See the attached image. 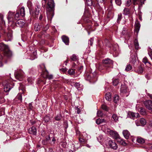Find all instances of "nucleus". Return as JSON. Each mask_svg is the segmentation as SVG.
Segmentation results:
<instances>
[{
  "label": "nucleus",
  "mask_w": 152,
  "mask_h": 152,
  "mask_svg": "<svg viewBox=\"0 0 152 152\" xmlns=\"http://www.w3.org/2000/svg\"><path fill=\"white\" fill-rule=\"evenodd\" d=\"M47 4L48 7L47 12V18L48 20H51L54 15V10L55 6L53 0H48Z\"/></svg>",
  "instance_id": "f257e3e1"
},
{
  "label": "nucleus",
  "mask_w": 152,
  "mask_h": 152,
  "mask_svg": "<svg viewBox=\"0 0 152 152\" xmlns=\"http://www.w3.org/2000/svg\"><path fill=\"white\" fill-rule=\"evenodd\" d=\"M102 130L106 134H109L114 138L117 139L119 138L118 134L116 131L111 130L106 125L103 126Z\"/></svg>",
  "instance_id": "f03ea898"
},
{
  "label": "nucleus",
  "mask_w": 152,
  "mask_h": 152,
  "mask_svg": "<svg viewBox=\"0 0 152 152\" xmlns=\"http://www.w3.org/2000/svg\"><path fill=\"white\" fill-rule=\"evenodd\" d=\"M85 77L86 80H89L92 83H95L97 80V76L95 73L90 74L88 73L85 74Z\"/></svg>",
  "instance_id": "7ed1b4c3"
},
{
  "label": "nucleus",
  "mask_w": 152,
  "mask_h": 152,
  "mask_svg": "<svg viewBox=\"0 0 152 152\" xmlns=\"http://www.w3.org/2000/svg\"><path fill=\"white\" fill-rule=\"evenodd\" d=\"M103 63L105 67V69L107 72H109L111 71L112 69V61L109 58L105 59L103 61Z\"/></svg>",
  "instance_id": "20e7f679"
},
{
  "label": "nucleus",
  "mask_w": 152,
  "mask_h": 152,
  "mask_svg": "<svg viewBox=\"0 0 152 152\" xmlns=\"http://www.w3.org/2000/svg\"><path fill=\"white\" fill-rule=\"evenodd\" d=\"M3 85L4 86V90L5 92L9 91L13 87V85L10 83L9 80L4 81Z\"/></svg>",
  "instance_id": "39448f33"
},
{
  "label": "nucleus",
  "mask_w": 152,
  "mask_h": 152,
  "mask_svg": "<svg viewBox=\"0 0 152 152\" xmlns=\"http://www.w3.org/2000/svg\"><path fill=\"white\" fill-rule=\"evenodd\" d=\"M24 73L21 69L15 70V78L21 81L24 77Z\"/></svg>",
  "instance_id": "423d86ee"
},
{
  "label": "nucleus",
  "mask_w": 152,
  "mask_h": 152,
  "mask_svg": "<svg viewBox=\"0 0 152 152\" xmlns=\"http://www.w3.org/2000/svg\"><path fill=\"white\" fill-rule=\"evenodd\" d=\"M121 93L124 96H127L129 94V90L126 85H122L121 86Z\"/></svg>",
  "instance_id": "0eeeda50"
},
{
  "label": "nucleus",
  "mask_w": 152,
  "mask_h": 152,
  "mask_svg": "<svg viewBox=\"0 0 152 152\" xmlns=\"http://www.w3.org/2000/svg\"><path fill=\"white\" fill-rule=\"evenodd\" d=\"M121 35L124 36L125 38H129L131 34V32L128 30L126 26L124 27L123 28Z\"/></svg>",
  "instance_id": "6e6552de"
},
{
  "label": "nucleus",
  "mask_w": 152,
  "mask_h": 152,
  "mask_svg": "<svg viewBox=\"0 0 152 152\" xmlns=\"http://www.w3.org/2000/svg\"><path fill=\"white\" fill-rule=\"evenodd\" d=\"M144 104L146 107L152 113V102L151 100H147L144 102Z\"/></svg>",
  "instance_id": "1a4fd4ad"
},
{
  "label": "nucleus",
  "mask_w": 152,
  "mask_h": 152,
  "mask_svg": "<svg viewBox=\"0 0 152 152\" xmlns=\"http://www.w3.org/2000/svg\"><path fill=\"white\" fill-rule=\"evenodd\" d=\"M145 0H133V4L135 5L138 4L139 7L142 6L144 4V1Z\"/></svg>",
  "instance_id": "9d476101"
},
{
  "label": "nucleus",
  "mask_w": 152,
  "mask_h": 152,
  "mask_svg": "<svg viewBox=\"0 0 152 152\" xmlns=\"http://www.w3.org/2000/svg\"><path fill=\"white\" fill-rule=\"evenodd\" d=\"M25 22L23 19H19L16 23L17 26L23 27L25 25Z\"/></svg>",
  "instance_id": "9b49d317"
},
{
  "label": "nucleus",
  "mask_w": 152,
  "mask_h": 152,
  "mask_svg": "<svg viewBox=\"0 0 152 152\" xmlns=\"http://www.w3.org/2000/svg\"><path fill=\"white\" fill-rule=\"evenodd\" d=\"M40 10V7L37 6L35 8V11L34 13H33L32 14L30 13L31 15L34 18H36V16L39 15Z\"/></svg>",
  "instance_id": "f8f14e48"
},
{
  "label": "nucleus",
  "mask_w": 152,
  "mask_h": 152,
  "mask_svg": "<svg viewBox=\"0 0 152 152\" xmlns=\"http://www.w3.org/2000/svg\"><path fill=\"white\" fill-rule=\"evenodd\" d=\"M109 145L110 147L114 149H116L117 148V145L115 142H113L112 140H109Z\"/></svg>",
  "instance_id": "ddd939ff"
},
{
  "label": "nucleus",
  "mask_w": 152,
  "mask_h": 152,
  "mask_svg": "<svg viewBox=\"0 0 152 152\" xmlns=\"http://www.w3.org/2000/svg\"><path fill=\"white\" fill-rule=\"evenodd\" d=\"M28 132L30 134L36 135L37 134V129L34 126H32L31 127L29 128Z\"/></svg>",
  "instance_id": "4468645a"
},
{
  "label": "nucleus",
  "mask_w": 152,
  "mask_h": 152,
  "mask_svg": "<svg viewBox=\"0 0 152 152\" xmlns=\"http://www.w3.org/2000/svg\"><path fill=\"white\" fill-rule=\"evenodd\" d=\"M106 45L108 46L109 47H113V50L114 52L113 53V55H114V54H115V56H117L118 55V53H117L116 50V48H118V46L117 45H115V48H114V46L113 45H109V43H108V44H106Z\"/></svg>",
  "instance_id": "2eb2a0df"
},
{
  "label": "nucleus",
  "mask_w": 152,
  "mask_h": 152,
  "mask_svg": "<svg viewBox=\"0 0 152 152\" xmlns=\"http://www.w3.org/2000/svg\"><path fill=\"white\" fill-rule=\"evenodd\" d=\"M8 48V47L7 45H5L2 42L0 43V50L3 51L4 53Z\"/></svg>",
  "instance_id": "dca6fc26"
},
{
  "label": "nucleus",
  "mask_w": 152,
  "mask_h": 152,
  "mask_svg": "<svg viewBox=\"0 0 152 152\" xmlns=\"http://www.w3.org/2000/svg\"><path fill=\"white\" fill-rule=\"evenodd\" d=\"M129 114L130 118L133 119H134L138 117L139 116V114L138 113H135L131 112L129 113Z\"/></svg>",
  "instance_id": "f3484780"
},
{
  "label": "nucleus",
  "mask_w": 152,
  "mask_h": 152,
  "mask_svg": "<svg viewBox=\"0 0 152 152\" xmlns=\"http://www.w3.org/2000/svg\"><path fill=\"white\" fill-rule=\"evenodd\" d=\"M43 24L42 23H40L39 24L38 23H36L34 25V30L35 31H37L40 30H42Z\"/></svg>",
  "instance_id": "a211bd4d"
},
{
  "label": "nucleus",
  "mask_w": 152,
  "mask_h": 152,
  "mask_svg": "<svg viewBox=\"0 0 152 152\" xmlns=\"http://www.w3.org/2000/svg\"><path fill=\"white\" fill-rule=\"evenodd\" d=\"M123 134L125 138L126 139L129 138L130 135V133L127 130H123Z\"/></svg>",
  "instance_id": "6ab92c4d"
},
{
  "label": "nucleus",
  "mask_w": 152,
  "mask_h": 152,
  "mask_svg": "<svg viewBox=\"0 0 152 152\" xmlns=\"http://www.w3.org/2000/svg\"><path fill=\"white\" fill-rule=\"evenodd\" d=\"M43 77L44 78H48L49 79H52L53 78L52 75H49L48 71L46 70V72H44Z\"/></svg>",
  "instance_id": "aec40b11"
},
{
  "label": "nucleus",
  "mask_w": 152,
  "mask_h": 152,
  "mask_svg": "<svg viewBox=\"0 0 152 152\" xmlns=\"http://www.w3.org/2000/svg\"><path fill=\"white\" fill-rule=\"evenodd\" d=\"M130 63L135 67V64L136 63V58L135 56L132 55L131 56L130 58Z\"/></svg>",
  "instance_id": "412c9836"
},
{
  "label": "nucleus",
  "mask_w": 152,
  "mask_h": 152,
  "mask_svg": "<svg viewBox=\"0 0 152 152\" xmlns=\"http://www.w3.org/2000/svg\"><path fill=\"white\" fill-rule=\"evenodd\" d=\"M7 50L5 51L4 53V55L8 57H10L12 56V52L8 48Z\"/></svg>",
  "instance_id": "4be33fe9"
},
{
  "label": "nucleus",
  "mask_w": 152,
  "mask_h": 152,
  "mask_svg": "<svg viewBox=\"0 0 152 152\" xmlns=\"http://www.w3.org/2000/svg\"><path fill=\"white\" fill-rule=\"evenodd\" d=\"M136 141L139 144H142L145 143V141L144 139L140 137H138L137 138Z\"/></svg>",
  "instance_id": "5701e85b"
},
{
  "label": "nucleus",
  "mask_w": 152,
  "mask_h": 152,
  "mask_svg": "<svg viewBox=\"0 0 152 152\" xmlns=\"http://www.w3.org/2000/svg\"><path fill=\"white\" fill-rule=\"evenodd\" d=\"M62 40L66 45H69V38L67 37L63 36L62 37Z\"/></svg>",
  "instance_id": "b1692460"
},
{
  "label": "nucleus",
  "mask_w": 152,
  "mask_h": 152,
  "mask_svg": "<svg viewBox=\"0 0 152 152\" xmlns=\"http://www.w3.org/2000/svg\"><path fill=\"white\" fill-rule=\"evenodd\" d=\"M13 15L14 14L13 13L10 12H9L7 18L9 22H12L13 21V18L12 15Z\"/></svg>",
  "instance_id": "393cba45"
},
{
  "label": "nucleus",
  "mask_w": 152,
  "mask_h": 152,
  "mask_svg": "<svg viewBox=\"0 0 152 152\" xmlns=\"http://www.w3.org/2000/svg\"><path fill=\"white\" fill-rule=\"evenodd\" d=\"M4 35L8 38V41H10L12 38V35L11 31L9 32L7 34H5V32H4Z\"/></svg>",
  "instance_id": "a878e982"
},
{
  "label": "nucleus",
  "mask_w": 152,
  "mask_h": 152,
  "mask_svg": "<svg viewBox=\"0 0 152 152\" xmlns=\"http://www.w3.org/2000/svg\"><path fill=\"white\" fill-rule=\"evenodd\" d=\"M0 24L1 25L0 26L2 28V26H4L5 24V23L4 20H3V15L0 14Z\"/></svg>",
  "instance_id": "bb28decb"
},
{
  "label": "nucleus",
  "mask_w": 152,
  "mask_h": 152,
  "mask_svg": "<svg viewBox=\"0 0 152 152\" xmlns=\"http://www.w3.org/2000/svg\"><path fill=\"white\" fill-rule=\"evenodd\" d=\"M20 15L21 16L23 17L25 15V8L24 7H22L20 9Z\"/></svg>",
  "instance_id": "cd10ccee"
},
{
  "label": "nucleus",
  "mask_w": 152,
  "mask_h": 152,
  "mask_svg": "<svg viewBox=\"0 0 152 152\" xmlns=\"http://www.w3.org/2000/svg\"><path fill=\"white\" fill-rule=\"evenodd\" d=\"M105 98L108 101H110L111 99V94L109 92L106 93L105 95Z\"/></svg>",
  "instance_id": "c85d7f7f"
},
{
  "label": "nucleus",
  "mask_w": 152,
  "mask_h": 152,
  "mask_svg": "<svg viewBox=\"0 0 152 152\" xmlns=\"http://www.w3.org/2000/svg\"><path fill=\"white\" fill-rule=\"evenodd\" d=\"M143 71V69L142 66L140 65L138 68L136 70V72L139 74H141Z\"/></svg>",
  "instance_id": "c756f323"
},
{
  "label": "nucleus",
  "mask_w": 152,
  "mask_h": 152,
  "mask_svg": "<svg viewBox=\"0 0 152 152\" xmlns=\"http://www.w3.org/2000/svg\"><path fill=\"white\" fill-rule=\"evenodd\" d=\"M139 122L142 126H144L146 124V120L144 118H141Z\"/></svg>",
  "instance_id": "7c9ffc66"
},
{
  "label": "nucleus",
  "mask_w": 152,
  "mask_h": 152,
  "mask_svg": "<svg viewBox=\"0 0 152 152\" xmlns=\"http://www.w3.org/2000/svg\"><path fill=\"white\" fill-rule=\"evenodd\" d=\"M62 118V116L60 114H57L55 117L54 119L56 121H59L61 120Z\"/></svg>",
  "instance_id": "2f4dec72"
},
{
  "label": "nucleus",
  "mask_w": 152,
  "mask_h": 152,
  "mask_svg": "<svg viewBox=\"0 0 152 152\" xmlns=\"http://www.w3.org/2000/svg\"><path fill=\"white\" fill-rule=\"evenodd\" d=\"M104 121V119H101L99 118L96 119V124H99Z\"/></svg>",
  "instance_id": "473e14b6"
},
{
  "label": "nucleus",
  "mask_w": 152,
  "mask_h": 152,
  "mask_svg": "<svg viewBox=\"0 0 152 152\" xmlns=\"http://www.w3.org/2000/svg\"><path fill=\"white\" fill-rule=\"evenodd\" d=\"M39 20L40 21L45 20V14L44 13H41L39 18Z\"/></svg>",
  "instance_id": "72a5a7b5"
},
{
  "label": "nucleus",
  "mask_w": 152,
  "mask_h": 152,
  "mask_svg": "<svg viewBox=\"0 0 152 152\" xmlns=\"http://www.w3.org/2000/svg\"><path fill=\"white\" fill-rule=\"evenodd\" d=\"M134 45L136 50H138L139 48V45L137 39H135L134 40Z\"/></svg>",
  "instance_id": "f704fd0d"
},
{
  "label": "nucleus",
  "mask_w": 152,
  "mask_h": 152,
  "mask_svg": "<svg viewBox=\"0 0 152 152\" xmlns=\"http://www.w3.org/2000/svg\"><path fill=\"white\" fill-rule=\"evenodd\" d=\"M129 10L127 8H125L124 10L123 14L125 15H128L130 13Z\"/></svg>",
  "instance_id": "c9c22d12"
},
{
  "label": "nucleus",
  "mask_w": 152,
  "mask_h": 152,
  "mask_svg": "<svg viewBox=\"0 0 152 152\" xmlns=\"http://www.w3.org/2000/svg\"><path fill=\"white\" fill-rule=\"evenodd\" d=\"M50 120V118L49 116L48 115H46L45 117H44L43 118L44 121L46 123H48L49 122V121Z\"/></svg>",
  "instance_id": "e433bc0d"
},
{
  "label": "nucleus",
  "mask_w": 152,
  "mask_h": 152,
  "mask_svg": "<svg viewBox=\"0 0 152 152\" xmlns=\"http://www.w3.org/2000/svg\"><path fill=\"white\" fill-rule=\"evenodd\" d=\"M75 73V70L74 69H70L68 71V73L70 75H73Z\"/></svg>",
  "instance_id": "4c0bfd02"
},
{
  "label": "nucleus",
  "mask_w": 152,
  "mask_h": 152,
  "mask_svg": "<svg viewBox=\"0 0 152 152\" xmlns=\"http://www.w3.org/2000/svg\"><path fill=\"white\" fill-rule=\"evenodd\" d=\"M114 121L115 122H117L118 121V117L117 115L115 114H113L112 116Z\"/></svg>",
  "instance_id": "58836bf2"
},
{
  "label": "nucleus",
  "mask_w": 152,
  "mask_h": 152,
  "mask_svg": "<svg viewBox=\"0 0 152 152\" xmlns=\"http://www.w3.org/2000/svg\"><path fill=\"white\" fill-rule=\"evenodd\" d=\"M122 15L121 13L118 15V18L117 20V22L119 23L122 18Z\"/></svg>",
  "instance_id": "ea45409f"
},
{
  "label": "nucleus",
  "mask_w": 152,
  "mask_h": 152,
  "mask_svg": "<svg viewBox=\"0 0 152 152\" xmlns=\"http://www.w3.org/2000/svg\"><path fill=\"white\" fill-rule=\"evenodd\" d=\"M102 108L105 111H108L109 110L108 107L105 105L103 104L101 106Z\"/></svg>",
  "instance_id": "a19ab883"
},
{
  "label": "nucleus",
  "mask_w": 152,
  "mask_h": 152,
  "mask_svg": "<svg viewBox=\"0 0 152 152\" xmlns=\"http://www.w3.org/2000/svg\"><path fill=\"white\" fill-rule=\"evenodd\" d=\"M18 99V102H20L22 101V96L21 95L19 94L17 96L15 99Z\"/></svg>",
  "instance_id": "79ce46f5"
},
{
  "label": "nucleus",
  "mask_w": 152,
  "mask_h": 152,
  "mask_svg": "<svg viewBox=\"0 0 152 152\" xmlns=\"http://www.w3.org/2000/svg\"><path fill=\"white\" fill-rule=\"evenodd\" d=\"M132 69V66L130 64L127 65L126 67L125 70L126 71H129L131 70Z\"/></svg>",
  "instance_id": "37998d69"
},
{
  "label": "nucleus",
  "mask_w": 152,
  "mask_h": 152,
  "mask_svg": "<svg viewBox=\"0 0 152 152\" xmlns=\"http://www.w3.org/2000/svg\"><path fill=\"white\" fill-rule=\"evenodd\" d=\"M97 114L98 116L101 117H102L104 115V114L103 113L102 111H98Z\"/></svg>",
  "instance_id": "c03bdc74"
},
{
  "label": "nucleus",
  "mask_w": 152,
  "mask_h": 152,
  "mask_svg": "<svg viewBox=\"0 0 152 152\" xmlns=\"http://www.w3.org/2000/svg\"><path fill=\"white\" fill-rule=\"evenodd\" d=\"M119 99V97L118 95H115L114 98V101L115 103H116Z\"/></svg>",
  "instance_id": "a18cd8bd"
},
{
  "label": "nucleus",
  "mask_w": 152,
  "mask_h": 152,
  "mask_svg": "<svg viewBox=\"0 0 152 152\" xmlns=\"http://www.w3.org/2000/svg\"><path fill=\"white\" fill-rule=\"evenodd\" d=\"M77 59V57L75 54L73 55L71 57V59L73 61H75Z\"/></svg>",
  "instance_id": "49530a36"
},
{
  "label": "nucleus",
  "mask_w": 152,
  "mask_h": 152,
  "mask_svg": "<svg viewBox=\"0 0 152 152\" xmlns=\"http://www.w3.org/2000/svg\"><path fill=\"white\" fill-rule=\"evenodd\" d=\"M140 27V25L139 23H137L136 24L135 26V29L138 32L139 31Z\"/></svg>",
  "instance_id": "de8ad7c7"
},
{
  "label": "nucleus",
  "mask_w": 152,
  "mask_h": 152,
  "mask_svg": "<svg viewBox=\"0 0 152 152\" xmlns=\"http://www.w3.org/2000/svg\"><path fill=\"white\" fill-rule=\"evenodd\" d=\"M119 83V80L118 79L114 80L113 81V84L115 86H117Z\"/></svg>",
  "instance_id": "09e8293b"
},
{
  "label": "nucleus",
  "mask_w": 152,
  "mask_h": 152,
  "mask_svg": "<svg viewBox=\"0 0 152 152\" xmlns=\"http://www.w3.org/2000/svg\"><path fill=\"white\" fill-rule=\"evenodd\" d=\"M140 113L143 115H145L146 114V113L145 111V110L142 108H140Z\"/></svg>",
  "instance_id": "8fccbe9b"
},
{
  "label": "nucleus",
  "mask_w": 152,
  "mask_h": 152,
  "mask_svg": "<svg viewBox=\"0 0 152 152\" xmlns=\"http://www.w3.org/2000/svg\"><path fill=\"white\" fill-rule=\"evenodd\" d=\"M49 28V25L48 24L46 25L45 27H44L43 25L42 30L44 31H46Z\"/></svg>",
  "instance_id": "3c124183"
},
{
  "label": "nucleus",
  "mask_w": 152,
  "mask_h": 152,
  "mask_svg": "<svg viewBox=\"0 0 152 152\" xmlns=\"http://www.w3.org/2000/svg\"><path fill=\"white\" fill-rule=\"evenodd\" d=\"M142 62L145 64L146 63H148L149 64H151L150 63L148 62V59L146 57H145L142 60Z\"/></svg>",
  "instance_id": "603ef678"
},
{
  "label": "nucleus",
  "mask_w": 152,
  "mask_h": 152,
  "mask_svg": "<svg viewBox=\"0 0 152 152\" xmlns=\"http://www.w3.org/2000/svg\"><path fill=\"white\" fill-rule=\"evenodd\" d=\"M27 5L28 8L30 9L32 6V3L31 1L28 0L27 3Z\"/></svg>",
  "instance_id": "864d4df0"
},
{
  "label": "nucleus",
  "mask_w": 152,
  "mask_h": 152,
  "mask_svg": "<svg viewBox=\"0 0 152 152\" xmlns=\"http://www.w3.org/2000/svg\"><path fill=\"white\" fill-rule=\"evenodd\" d=\"M131 4V0H127L126 3V6L129 7L130 6Z\"/></svg>",
  "instance_id": "5fc2aeb1"
},
{
  "label": "nucleus",
  "mask_w": 152,
  "mask_h": 152,
  "mask_svg": "<svg viewBox=\"0 0 152 152\" xmlns=\"http://www.w3.org/2000/svg\"><path fill=\"white\" fill-rule=\"evenodd\" d=\"M20 14H19V12H18L15 14V20H17L19 17Z\"/></svg>",
  "instance_id": "6e6d98bb"
},
{
  "label": "nucleus",
  "mask_w": 152,
  "mask_h": 152,
  "mask_svg": "<svg viewBox=\"0 0 152 152\" xmlns=\"http://www.w3.org/2000/svg\"><path fill=\"white\" fill-rule=\"evenodd\" d=\"M115 3L118 5L120 6L121 3V0H115Z\"/></svg>",
  "instance_id": "4d7b16f0"
},
{
  "label": "nucleus",
  "mask_w": 152,
  "mask_h": 152,
  "mask_svg": "<svg viewBox=\"0 0 152 152\" xmlns=\"http://www.w3.org/2000/svg\"><path fill=\"white\" fill-rule=\"evenodd\" d=\"M42 143L43 145H47L48 144V142L44 139L42 140Z\"/></svg>",
  "instance_id": "13d9d810"
},
{
  "label": "nucleus",
  "mask_w": 152,
  "mask_h": 152,
  "mask_svg": "<svg viewBox=\"0 0 152 152\" xmlns=\"http://www.w3.org/2000/svg\"><path fill=\"white\" fill-rule=\"evenodd\" d=\"M93 42V39L91 38L88 41V44H90L91 45H92Z\"/></svg>",
  "instance_id": "bf43d9fd"
},
{
  "label": "nucleus",
  "mask_w": 152,
  "mask_h": 152,
  "mask_svg": "<svg viewBox=\"0 0 152 152\" xmlns=\"http://www.w3.org/2000/svg\"><path fill=\"white\" fill-rule=\"evenodd\" d=\"M56 140L54 137H53L52 140V141H51L50 143L51 144L53 145L55 144Z\"/></svg>",
  "instance_id": "052dcab7"
},
{
  "label": "nucleus",
  "mask_w": 152,
  "mask_h": 152,
  "mask_svg": "<svg viewBox=\"0 0 152 152\" xmlns=\"http://www.w3.org/2000/svg\"><path fill=\"white\" fill-rule=\"evenodd\" d=\"M47 0H42V5L43 6H44L45 7L46 2H47Z\"/></svg>",
  "instance_id": "680f3d73"
},
{
  "label": "nucleus",
  "mask_w": 152,
  "mask_h": 152,
  "mask_svg": "<svg viewBox=\"0 0 152 152\" xmlns=\"http://www.w3.org/2000/svg\"><path fill=\"white\" fill-rule=\"evenodd\" d=\"M86 1L89 5H90L92 4V1L91 0H86Z\"/></svg>",
  "instance_id": "e2e57ef3"
},
{
  "label": "nucleus",
  "mask_w": 152,
  "mask_h": 152,
  "mask_svg": "<svg viewBox=\"0 0 152 152\" xmlns=\"http://www.w3.org/2000/svg\"><path fill=\"white\" fill-rule=\"evenodd\" d=\"M75 86L77 88H78L80 87V84L79 83H77L75 84Z\"/></svg>",
  "instance_id": "0e129e2a"
},
{
  "label": "nucleus",
  "mask_w": 152,
  "mask_h": 152,
  "mask_svg": "<svg viewBox=\"0 0 152 152\" xmlns=\"http://www.w3.org/2000/svg\"><path fill=\"white\" fill-rule=\"evenodd\" d=\"M50 136H46V137H45V140L47 141V142H48V141L50 140Z\"/></svg>",
  "instance_id": "69168bd1"
},
{
  "label": "nucleus",
  "mask_w": 152,
  "mask_h": 152,
  "mask_svg": "<svg viewBox=\"0 0 152 152\" xmlns=\"http://www.w3.org/2000/svg\"><path fill=\"white\" fill-rule=\"evenodd\" d=\"M135 123L137 126L140 125V122L138 121H136Z\"/></svg>",
  "instance_id": "338daca9"
},
{
  "label": "nucleus",
  "mask_w": 152,
  "mask_h": 152,
  "mask_svg": "<svg viewBox=\"0 0 152 152\" xmlns=\"http://www.w3.org/2000/svg\"><path fill=\"white\" fill-rule=\"evenodd\" d=\"M149 54L152 60V50L149 53Z\"/></svg>",
  "instance_id": "774afa93"
}]
</instances>
